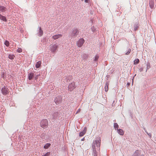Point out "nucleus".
I'll list each match as a JSON object with an SVG mask.
<instances>
[{
  "label": "nucleus",
  "instance_id": "aec40b11",
  "mask_svg": "<svg viewBox=\"0 0 156 156\" xmlns=\"http://www.w3.org/2000/svg\"><path fill=\"white\" fill-rule=\"evenodd\" d=\"M114 127L116 129H118V128L119 127V126L117 123H115L114 124Z\"/></svg>",
  "mask_w": 156,
  "mask_h": 156
},
{
  "label": "nucleus",
  "instance_id": "9d476101",
  "mask_svg": "<svg viewBox=\"0 0 156 156\" xmlns=\"http://www.w3.org/2000/svg\"><path fill=\"white\" fill-rule=\"evenodd\" d=\"M43 31L42 30L41 28L40 27L39 28L38 32L37 33L38 35L40 37L41 36L43 35Z\"/></svg>",
  "mask_w": 156,
  "mask_h": 156
},
{
  "label": "nucleus",
  "instance_id": "b1692460",
  "mask_svg": "<svg viewBox=\"0 0 156 156\" xmlns=\"http://www.w3.org/2000/svg\"><path fill=\"white\" fill-rule=\"evenodd\" d=\"M99 58V57L98 56V55H96L94 57V60L95 61H97Z\"/></svg>",
  "mask_w": 156,
  "mask_h": 156
},
{
  "label": "nucleus",
  "instance_id": "bb28decb",
  "mask_svg": "<svg viewBox=\"0 0 156 156\" xmlns=\"http://www.w3.org/2000/svg\"><path fill=\"white\" fill-rule=\"evenodd\" d=\"M50 153L49 152H48L46 153L44 155H43L42 156H48L50 155Z\"/></svg>",
  "mask_w": 156,
  "mask_h": 156
},
{
  "label": "nucleus",
  "instance_id": "39448f33",
  "mask_svg": "<svg viewBox=\"0 0 156 156\" xmlns=\"http://www.w3.org/2000/svg\"><path fill=\"white\" fill-rule=\"evenodd\" d=\"M75 88V84L74 82L70 83L68 86L69 90L70 91H72Z\"/></svg>",
  "mask_w": 156,
  "mask_h": 156
},
{
  "label": "nucleus",
  "instance_id": "a211bd4d",
  "mask_svg": "<svg viewBox=\"0 0 156 156\" xmlns=\"http://www.w3.org/2000/svg\"><path fill=\"white\" fill-rule=\"evenodd\" d=\"M51 144L49 143L46 144L44 147V148L45 149H48L50 146Z\"/></svg>",
  "mask_w": 156,
  "mask_h": 156
},
{
  "label": "nucleus",
  "instance_id": "4be33fe9",
  "mask_svg": "<svg viewBox=\"0 0 156 156\" xmlns=\"http://www.w3.org/2000/svg\"><path fill=\"white\" fill-rule=\"evenodd\" d=\"M1 20H3V21H7V20H6V17L4 16H2V18H1Z\"/></svg>",
  "mask_w": 156,
  "mask_h": 156
},
{
  "label": "nucleus",
  "instance_id": "7c9ffc66",
  "mask_svg": "<svg viewBox=\"0 0 156 156\" xmlns=\"http://www.w3.org/2000/svg\"><path fill=\"white\" fill-rule=\"evenodd\" d=\"M84 139V138H83V139H82V140H83Z\"/></svg>",
  "mask_w": 156,
  "mask_h": 156
},
{
  "label": "nucleus",
  "instance_id": "412c9836",
  "mask_svg": "<svg viewBox=\"0 0 156 156\" xmlns=\"http://www.w3.org/2000/svg\"><path fill=\"white\" fill-rule=\"evenodd\" d=\"M4 44L7 47L9 46V42L8 41H7V40H6L5 41V43H4Z\"/></svg>",
  "mask_w": 156,
  "mask_h": 156
},
{
  "label": "nucleus",
  "instance_id": "5701e85b",
  "mask_svg": "<svg viewBox=\"0 0 156 156\" xmlns=\"http://www.w3.org/2000/svg\"><path fill=\"white\" fill-rule=\"evenodd\" d=\"M14 57V55H9V58L11 59H13Z\"/></svg>",
  "mask_w": 156,
  "mask_h": 156
},
{
  "label": "nucleus",
  "instance_id": "423d86ee",
  "mask_svg": "<svg viewBox=\"0 0 156 156\" xmlns=\"http://www.w3.org/2000/svg\"><path fill=\"white\" fill-rule=\"evenodd\" d=\"M84 42V40L83 38H81L78 41L77 44L79 47H81L83 44Z\"/></svg>",
  "mask_w": 156,
  "mask_h": 156
},
{
  "label": "nucleus",
  "instance_id": "393cba45",
  "mask_svg": "<svg viewBox=\"0 0 156 156\" xmlns=\"http://www.w3.org/2000/svg\"><path fill=\"white\" fill-rule=\"evenodd\" d=\"M22 49L21 48H18V49L17 50V51L19 53L22 52Z\"/></svg>",
  "mask_w": 156,
  "mask_h": 156
},
{
  "label": "nucleus",
  "instance_id": "f03ea898",
  "mask_svg": "<svg viewBox=\"0 0 156 156\" xmlns=\"http://www.w3.org/2000/svg\"><path fill=\"white\" fill-rule=\"evenodd\" d=\"M48 125V121L46 119H43L40 122V126L43 128H46Z\"/></svg>",
  "mask_w": 156,
  "mask_h": 156
},
{
  "label": "nucleus",
  "instance_id": "4468645a",
  "mask_svg": "<svg viewBox=\"0 0 156 156\" xmlns=\"http://www.w3.org/2000/svg\"><path fill=\"white\" fill-rule=\"evenodd\" d=\"M150 6L151 8L152 9L154 7V2L153 0H151L149 3Z\"/></svg>",
  "mask_w": 156,
  "mask_h": 156
},
{
  "label": "nucleus",
  "instance_id": "a878e982",
  "mask_svg": "<svg viewBox=\"0 0 156 156\" xmlns=\"http://www.w3.org/2000/svg\"><path fill=\"white\" fill-rule=\"evenodd\" d=\"M131 51V50L130 49V48L127 51L126 53V54L127 55L129 54V53Z\"/></svg>",
  "mask_w": 156,
  "mask_h": 156
},
{
  "label": "nucleus",
  "instance_id": "20e7f679",
  "mask_svg": "<svg viewBox=\"0 0 156 156\" xmlns=\"http://www.w3.org/2000/svg\"><path fill=\"white\" fill-rule=\"evenodd\" d=\"M58 46L55 44H52L50 46V50L52 52H55L56 51Z\"/></svg>",
  "mask_w": 156,
  "mask_h": 156
},
{
  "label": "nucleus",
  "instance_id": "9b49d317",
  "mask_svg": "<svg viewBox=\"0 0 156 156\" xmlns=\"http://www.w3.org/2000/svg\"><path fill=\"white\" fill-rule=\"evenodd\" d=\"M62 101V99L60 97L56 98L55 99V101L57 104H58L59 103L61 102Z\"/></svg>",
  "mask_w": 156,
  "mask_h": 156
},
{
  "label": "nucleus",
  "instance_id": "cd10ccee",
  "mask_svg": "<svg viewBox=\"0 0 156 156\" xmlns=\"http://www.w3.org/2000/svg\"><path fill=\"white\" fill-rule=\"evenodd\" d=\"M80 110H81V109L80 108L77 111L76 114L78 113V112H80Z\"/></svg>",
  "mask_w": 156,
  "mask_h": 156
},
{
  "label": "nucleus",
  "instance_id": "c85d7f7f",
  "mask_svg": "<svg viewBox=\"0 0 156 156\" xmlns=\"http://www.w3.org/2000/svg\"><path fill=\"white\" fill-rule=\"evenodd\" d=\"M89 0H85V2L86 3L88 2Z\"/></svg>",
  "mask_w": 156,
  "mask_h": 156
},
{
  "label": "nucleus",
  "instance_id": "f3484780",
  "mask_svg": "<svg viewBox=\"0 0 156 156\" xmlns=\"http://www.w3.org/2000/svg\"><path fill=\"white\" fill-rule=\"evenodd\" d=\"M108 85H109V84L108 83H106L105 86V91L106 92H107L108 90Z\"/></svg>",
  "mask_w": 156,
  "mask_h": 156
},
{
  "label": "nucleus",
  "instance_id": "1a4fd4ad",
  "mask_svg": "<svg viewBox=\"0 0 156 156\" xmlns=\"http://www.w3.org/2000/svg\"><path fill=\"white\" fill-rule=\"evenodd\" d=\"M87 130V128L86 127H84V130L83 131L81 132L79 134V136H83L86 133Z\"/></svg>",
  "mask_w": 156,
  "mask_h": 156
},
{
  "label": "nucleus",
  "instance_id": "6e6552de",
  "mask_svg": "<svg viewBox=\"0 0 156 156\" xmlns=\"http://www.w3.org/2000/svg\"><path fill=\"white\" fill-rule=\"evenodd\" d=\"M62 35L61 34H56L52 37V38L54 40H56L62 37Z\"/></svg>",
  "mask_w": 156,
  "mask_h": 156
},
{
  "label": "nucleus",
  "instance_id": "7ed1b4c3",
  "mask_svg": "<svg viewBox=\"0 0 156 156\" xmlns=\"http://www.w3.org/2000/svg\"><path fill=\"white\" fill-rule=\"evenodd\" d=\"M79 31L78 29L76 28H73V29L71 36L72 37H76L78 34Z\"/></svg>",
  "mask_w": 156,
  "mask_h": 156
},
{
  "label": "nucleus",
  "instance_id": "6ab92c4d",
  "mask_svg": "<svg viewBox=\"0 0 156 156\" xmlns=\"http://www.w3.org/2000/svg\"><path fill=\"white\" fill-rule=\"evenodd\" d=\"M139 61H139V59L138 58H136V59H135V60H134V64H135V65L139 63Z\"/></svg>",
  "mask_w": 156,
  "mask_h": 156
},
{
  "label": "nucleus",
  "instance_id": "dca6fc26",
  "mask_svg": "<svg viewBox=\"0 0 156 156\" xmlns=\"http://www.w3.org/2000/svg\"><path fill=\"white\" fill-rule=\"evenodd\" d=\"M118 132L119 134L120 135H122L124 134V132L121 129H117Z\"/></svg>",
  "mask_w": 156,
  "mask_h": 156
},
{
  "label": "nucleus",
  "instance_id": "2eb2a0df",
  "mask_svg": "<svg viewBox=\"0 0 156 156\" xmlns=\"http://www.w3.org/2000/svg\"><path fill=\"white\" fill-rule=\"evenodd\" d=\"M28 78L29 80H31L34 77V74L32 73H30L28 74Z\"/></svg>",
  "mask_w": 156,
  "mask_h": 156
},
{
  "label": "nucleus",
  "instance_id": "f257e3e1",
  "mask_svg": "<svg viewBox=\"0 0 156 156\" xmlns=\"http://www.w3.org/2000/svg\"><path fill=\"white\" fill-rule=\"evenodd\" d=\"M101 141V139L99 137H97L96 140L93 141L92 145V148L94 152L95 153L96 152L97 150H100Z\"/></svg>",
  "mask_w": 156,
  "mask_h": 156
},
{
  "label": "nucleus",
  "instance_id": "f8f14e48",
  "mask_svg": "<svg viewBox=\"0 0 156 156\" xmlns=\"http://www.w3.org/2000/svg\"><path fill=\"white\" fill-rule=\"evenodd\" d=\"M6 10L5 7L3 6L0 5V11L2 12H4Z\"/></svg>",
  "mask_w": 156,
  "mask_h": 156
},
{
  "label": "nucleus",
  "instance_id": "ddd939ff",
  "mask_svg": "<svg viewBox=\"0 0 156 156\" xmlns=\"http://www.w3.org/2000/svg\"><path fill=\"white\" fill-rule=\"evenodd\" d=\"M41 61H39L38 62H37L36 63V64L35 65V67L36 68H39L41 64Z\"/></svg>",
  "mask_w": 156,
  "mask_h": 156
},
{
  "label": "nucleus",
  "instance_id": "c756f323",
  "mask_svg": "<svg viewBox=\"0 0 156 156\" xmlns=\"http://www.w3.org/2000/svg\"><path fill=\"white\" fill-rule=\"evenodd\" d=\"M3 16L0 14V19H1Z\"/></svg>",
  "mask_w": 156,
  "mask_h": 156
},
{
  "label": "nucleus",
  "instance_id": "0eeeda50",
  "mask_svg": "<svg viewBox=\"0 0 156 156\" xmlns=\"http://www.w3.org/2000/svg\"><path fill=\"white\" fill-rule=\"evenodd\" d=\"M1 91L3 95H6L9 93L8 89L5 87L2 88Z\"/></svg>",
  "mask_w": 156,
  "mask_h": 156
}]
</instances>
